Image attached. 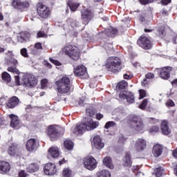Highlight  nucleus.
Returning a JSON list of instances; mask_svg holds the SVG:
<instances>
[{"instance_id": "obj_1", "label": "nucleus", "mask_w": 177, "mask_h": 177, "mask_svg": "<svg viewBox=\"0 0 177 177\" xmlns=\"http://www.w3.org/2000/svg\"><path fill=\"white\" fill-rule=\"evenodd\" d=\"M7 64H8V66H10L8 68V71H10V73H14L17 75L15 76V82H17V85H21V84H23L24 86H27L28 88H32V86H35V85H37V82H38V80H37V79H35V76L32 74L23 75L22 82L20 83V76H19V74H20V71H18L17 68H16V66H17V59L15 58H10L7 62Z\"/></svg>"}, {"instance_id": "obj_2", "label": "nucleus", "mask_w": 177, "mask_h": 177, "mask_svg": "<svg viewBox=\"0 0 177 177\" xmlns=\"http://www.w3.org/2000/svg\"><path fill=\"white\" fill-rule=\"evenodd\" d=\"M99 127V122H95L91 118H88L84 122L77 123L75 127L72 129L74 135H82L85 131H93Z\"/></svg>"}, {"instance_id": "obj_3", "label": "nucleus", "mask_w": 177, "mask_h": 177, "mask_svg": "<svg viewBox=\"0 0 177 177\" xmlns=\"http://www.w3.org/2000/svg\"><path fill=\"white\" fill-rule=\"evenodd\" d=\"M121 59L117 57H111L108 58L106 63V68L108 71H111V73H120L122 68L121 65Z\"/></svg>"}, {"instance_id": "obj_4", "label": "nucleus", "mask_w": 177, "mask_h": 177, "mask_svg": "<svg viewBox=\"0 0 177 177\" xmlns=\"http://www.w3.org/2000/svg\"><path fill=\"white\" fill-rule=\"evenodd\" d=\"M57 86L59 93H68L71 89L70 79L67 77H64L55 82Z\"/></svg>"}, {"instance_id": "obj_5", "label": "nucleus", "mask_w": 177, "mask_h": 177, "mask_svg": "<svg viewBox=\"0 0 177 177\" xmlns=\"http://www.w3.org/2000/svg\"><path fill=\"white\" fill-rule=\"evenodd\" d=\"M63 52L70 57L72 60H78L80 59V48L75 46L68 45L64 48Z\"/></svg>"}, {"instance_id": "obj_6", "label": "nucleus", "mask_w": 177, "mask_h": 177, "mask_svg": "<svg viewBox=\"0 0 177 177\" xmlns=\"http://www.w3.org/2000/svg\"><path fill=\"white\" fill-rule=\"evenodd\" d=\"M36 10L38 16L42 19H46L50 16V8L41 2L36 5Z\"/></svg>"}, {"instance_id": "obj_7", "label": "nucleus", "mask_w": 177, "mask_h": 177, "mask_svg": "<svg viewBox=\"0 0 177 177\" xmlns=\"http://www.w3.org/2000/svg\"><path fill=\"white\" fill-rule=\"evenodd\" d=\"M48 135L52 142L57 140L60 136L64 135V129H61L60 130L56 129L53 126H50L48 127Z\"/></svg>"}, {"instance_id": "obj_8", "label": "nucleus", "mask_w": 177, "mask_h": 177, "mask_svg": "<svg viewBox=\"0 0 177 177\" xmlns=\"http://www.w3.org/2000/svg\"><path fill=\"white\" fill-rule=\"evenodd\" d=\"M84 167L89 171H93L97 167V161L93 156H87L83 159Z\"/></svg>"}, {"instance_id": "obj_9", "label": "nucleus", "mask_w": 177, "mask_h": 177, "mask_svg": "<svg viewBox=\"0 0 177 177\" xmlns=\"http://www.w3.org/2000/svg\"><path fill=\"white\" fill-rule=\"evenodd\" d=\"M81 13L83 24H84L85 25L88 24L89 21L92 20V19H93V17L95 16L93 11L88 8L82 10L81 11Z\"/></svg>"}, {"instance_id": "obj_10", "label": "nucleus", "mask_w": 177, "mask_h": 177, "mask_svg": "<svg viewBox=\"0 0 177 177\" xmlns=\"http://www.w3.org/2000/svg\"><path fill=\"white\" fill-rule=\"evenodd\" d=\"M131 128L138 132L145 131V124L142 119L139 118H134L131 121Z\"/></svg>"}, {"instance_id": "obj_11", "label": "nucleus", "mask_w": 177, "mask_h": 177, "mask_svg": "<svg viewBox=\"0 0 177 177\" xmlns=\"http://www.w3.org/2000/svg\"><path fill=\"white\" fill-rule=\"evenodd\" d=\"M119 97L123 100L126 99L129 104H132V103H135V95H133V93L131 91H121L119 94Z\"/></svg>"}, {"instance_id": "obj_12", "label": "nucleus", "mask_w": 177, "mask_h": 177, "mask_svg": "<svg viewBox=\"0 0 177 177\" xmlns=\"http://www.w3.org/2000/svg\"><path fill=\"white\" fill-rule=\"evenodd\" d=\"M8 154L11 157H19L20 156V147L17 144L12 142L8 145Z\"/></svg>"}, {"instance_id": "obj_13", "label": "nucleus", "mask_w": 177, "mask_h": 177, "mask_svg": "<svg viewBox=\"0 0 177 177\" xmlns=\"http://www.w3.org/2000/svg\"><path fill=\"white\" fill-rule=\"evenodd\" d=\"M138 45L142 48L143 49H151L153 48V44H151V41L149 39V38L143 36L138 39L137 41Z\"/></svg>"}, {"instance_id": "obj_14", "label": "nucleus", "mask_w": 177, "mask_h": 177, "mask_svg": "<svg viewBox=\"0 0 177 177\" xmlns=\"http://www.w3.org/2000/svg\"><path fill=\"white\" fill-rule=\"evenodd\" d=\"M39 142L35 138L29 139L26 142V149L28 151H34L38 149Z\"/></svg>"}, {"instance_id": "obj_15", "label": "nucleus", "mask_w": 177, "mask_h": 177, "mask_svg": "<svg viewBox=\"0 0 177 177\" xmlns=\"http://www.w3.org/2000/svg\"><path fill=\"white\" fill-rule=\"evenodd\" d=\"M146 146H147V144L145 140L138 138L134 144V149H136V151H143V150L146 149Z\"/></svg>"}, {"instance_id": "obj_16", "label": "nucleus", "mask_w": 177, "mask_h": 177, "mask_svg": "<svg viewBox=\"0 0 177 177\" xmlns=\"http://www.w3.org/2000/svg\"><path fill=\"white\" fill-rule=\"evenodd\" d=\"M44 171L46 175H55V174L57 172V170L56 169V165L53 163H47L44 166Z\"/></svg>"}, {"instance_id": "obj_17", "label": "nucleus", "mask_w": 177, "mask_h": 177, "mask_svg": "<svg viewBox=\"0 0 177 177\" xmlns=\"http://www.w3.org/2000/svg\"><path fill=\"white\" fill-rule=\"evenodd\" d=\"M13 8L15 9H24L26 8H28L30 6V3L28 1H13L12 3Z\"/></svg>"}, {"instance_id": "obj_18", "label": "nucleus", "mask_w": 177, "mask_h": 177, "mask_svg": "<svg viewBox=\"0 0 177 177\" xmlns=\"http://www.w3.org/2000/svg\"><path fill=\"white\" fill-rule=\"evenodd\" d=\"M160 130L162 135H169L171 130L169 128V123L167 120H162L160 123Z\"/></svg>"}, {"instance_id": "obj_19", "label": "nucleus", "mask_w": 177, "mask_h": 177, "mask_svg": "<svg viewBox=\"0 0 177 177\" xmlns=\"http://www.w3.org/2000/svg\"><path fill=\"white\" fill-rule=\"evenodd\" d=\"M74 74L77 77H84V75H86V67H85L84 65L77 66L74 69Z\"/></svg>"}, {"instance_id": "obj_20", "label": "nucleus", "mask_w": 177, "mask_h": 177, "mask_svg": "<svg viewBox=\"0 0 177 177\" xmlns=\"http://www.w3.org/2000/svg\"><path fill=\"white\" fill-rule=\"evenodd\" d=\"M92 145L94 146V147H95V149H97L98 150H100L104 147V143L102 142V138L99 136H95L93 138Z\"/></svg>"}, {"instance_id": "obj_21", "label": "nucleus", "mask_w": 177, "mask_h": 177, "mask_svg": "<svg viewBox=\"0 0 177 177\" xmlns=\"http://www.w3.org/2000/svg\"><path fill=\"white\" fill-rule=\"evenodd\" d=\"M169 71H172V67L165 66L162 68L160 73V78H162V80H168V78L171 77Z\"/></svg>"}, {"instance_id": "obj_22", "label": "nucleus", "mask_w": 177, "mask_h": 177, "mask_svg": "<svg viewBox=\"0 0 177 177\" xmlns=\"http://www.w3.org/2000/svg\"><path fill=\"white\" fill-rule=\"evenodd\" d=\"M10 171V165L6 161H0V174L5 175Z\"/></svg>"}, {"instance_id": "obj_23", "label": "nucleus", "mask_w": 177, "mask_h": 177, "mask_svg": "<svg viewBox=\"0 0 177 177\" xmlns=\"http://www.w3.org/2000/svg\"><path fill=\"white\" fill-rule=\"evenodd\" d=\"M10 121V127L12 128H15V129H19V126L20 125V120H19V117L14 114H10L9 115Z\"/></svg>"}, {"instance_id": "obj_24", "label": "nucleus", "mask_w": 177, "mask_h": 177, "mask_svg": "<svg viewBox=\"0 0 177 177\" xmlns=\"http://www.w3.org/2000/svg\"><path fill=\"white\" fill-rule=\"evenodd\" d=\"M30 32H22L19 36L17 37L18 42L21 44H24V42H27L30 39Z\"/></svg>"}, {"instance_id": "obj_25", "label": "nucleus", "mask_w": 177, "mask_h": 177, "mask_svg": "<svg viewBox=\"0 0 177 177\" xmlns=\"http://www.w3.org/2000/svg\"><path fill=\"white\" fill-rule=\"evenodd\" d=\"M163 148L162 145L157 144L155 145L152 149V153L154 157H160L161 154H162Z\"/></svg>"}, {"instance_id": "obj_26", "label": "nucleus", "mask_w": 177, "mask_h": 177, "mask_svg": "<svg viewBox=\"0 0 177 177\" xmlns=\"http://www.w3.org/2000/svg\"><path fill=\"white\" fill-rule=\"evenodd\" d=\"M19 98L16 96H14L8 100L7 106L9 107V109H15V107L19 104Z\"/></svg>"}, {"instance_id": "obj_27", "label": "nucleus", "mask_w": 177, "mask_h": 177, "mask_svg": "<svg viewBox=\"0 0 177 177\" xmlns=\"http://www.w3.org/2000/svg\"><path fill=\"white\" fill-rule=\"evenodd\" d=\"M48 153L53 157V158H57L58 156L60 155L59 151V148L56 146H53L48 149Z\"/></svg>"}, {"instance_id": "obj_28", "label": "nucleus", "mask_w": 177, "mask_h": 177, "mask_svg": "<svg viewBox=\"0 0 177 177\" xmlns=\"http://www.w3.org/2000/svg\"><path fill=\"white\" fill-rule=\"evenodd\" d=\"M102 162L105 165V167L109 168V169H114V165H113V160H111V158H110V156L105 157L103 159Z\"/></svg>"}, {"instance_id": "obj_29", "label": "nucleus", "mask_w": 177, "mask_h": 177, "mask_svg": "<svg viewBox=\"0 0 177 177\" xmlns=\"http://www.w3.org/2000/svg\"><path fill=\"white\" fill-rule=\"evenodd\" d=\"M122 165L124 167H131L132 165V160H131V154L127 153L123 158Z\"/></svg>"}, {"instance_id": "obj_30", "label": "nucleus", "mask_w": 177, "mask_h": 177, "mask_svg": "<svg viewBox=\"0 0 177 177\" xmlns=\"http://www.w3.org/2000/svg\"><path fill=\"white\" fill-rule=\"evenodd\" d=\"M26 169L28 172L32 174L34 172H37V171L39 169V166H38V164L37 163H32L27 166Z\"/></svg>"}, {"instance_id": "obj_31", "label": "nucleus", "mask_w": 177, "mask_h": 177, "mask_svg": "<svg viewBox=\"0 0 177 177\" xmlns=\"http://www.w3.org/2000/svg\"><path fill=\"white\" fill-rule=\"evenodd\" d=\"M68 6L71 9V12H75L80 6V3L73 1H69L67 3Z\"/></svg>"}, {"instance_id": "obj_32", "label": "nucleus", "mask_w": 177, "mask_h": 177, "mask_svg": "<svg viewBox=\"0 0 177 177\" xmlns=\"http://www.w3.org/2000/svg\"><path fill=\"white\" fill-rule=\"evenodd\" d=\"M97 177H111V173L109 170L103 169L97 173Z\"/></svg>"}, {"instance_id": "obj_33", "label": "nucleus", "mask_w": 177, "mask_h": 177, "mask_svg": "<svg viewBox=\"0 0 177 177\" xmlns=\"http://www.w3.org/2000/svg\"><path fill=\"white\" fill-rule=\"evenodd\" d=\"M67 23H68V24H71V26L73 28H77V27L81 26V23L80 21H77V20H74L73 18L68 19Z\"/></svg>"}, {"instance_id": "obj_34", "label": "nucleus", "mask_w": 177, "mask_h": 177, "mask_svg": "<svg viewBox=\"0 0 177 177\" xmlns=\"http://www.w3.org/2000/svg\"><path fill=\"white\" fill-rule=\"evenodd\" d=\"M64 145L65 149H67V150H73L74 149V143L70 140H65Z\"/></svg>"}, {"instance_id": "obj_35", "label": "nucleus", "mask_w": 177, "mask_h": 177, "mask_svg": "<svg viewBox=\"0 0 177 177\" xmlns=\"http://www.w3.org/2000/svg\"><path fill=\"white\" fill-rule=\"evenodd\" d=\"M117 32H118L117 28L110 27L109 30H106L105 33L108 35V37H113V35H117Z\"/></svg>"}, {"instance_id": "obj_36", "label": "nucleus", "mask_w": 177, "mask_h": 177, "mask_svg": "<svg viewBox=\"0 0 177 177\" xmlns=\"http://www.w3.org/2000/svg\"><path fill=\"white\" fill-rule=\"evenodd\" d=\"M127 86L128 83L125 80H123L118 84L116 88L118 89V91H121V89H125V88H127Z\"/></svg>"}, {"instance_id": "obj_37", "label": "nucleus", "mask_w": 177, "mask_h": 177, "mask_svg": "<svg viewBox=\"0 0 177 177\" xmlns=\"http://www.w3.org/2000/svg\"><path fill=\"white\" fill-rule=\"evenodd\" d=\"M42 44L41 43H36L35 44V47H34V49L32 51V53L33 55H37L38 53V51L37 50H42Z\"/></svg>"}, {"instance_id": "obj_38", "label": "nucleus", "mask_w": 177, "mask_h": 177, "mask_svg": "<svg viewBox=\"0 0 177 177\" xmlns=\"http://www.w3.org/2000/svg\"><path fill=\"white\" fill-rule=\"evenodd\" d=\"M62 174L64 177H71L73 176V171L70 168H65L62 171Z\"/></svg>"}, {"instance_id": "obj_39", "label": "nucleus", "mask_w": 177, "mask_h": 177, "mask_svg": "<svg viewBox=\"0 0 177 177\" xmlns=\"http://www.w3.org/2000/svg\"><path fill=\"white\" fill-rule=\"evenodd\" d=\"M2 79L6 82V84H9L10 82V75L7 72H4L2 73Z\"/></svg>"}, {"instance_id": "obj_40", "label": "nucleus", "mask_w": 177, "mask_h": 177, "mask_svg": "<svg viewBox=\"0 0 177 177\" xmlns=\"http://www.w3.org/2000/svg\"><path fill=\"white\" fill-rule=\"evenodd\" d=\"M86 114L88 115V117H93V115H95V109H93V108L86 109Z\"/></svg>"}, {"instance_id": "obj_41", "label": "nucleus", "mask_w": 177, "mask_h": 177, "mask_svg": "<svg viewBox=\"0 0 177 177\" xmlns=\"http://www.w3.org/2000/svg\"><path fill=\"white\" fill-rule=\"evenodd\" d=\"M80 106H87L88 100L85 97H82L79 100Z\"/></svg>"}, {"instance_id": "obj_42", "label": "nucleus", "mask_w": 177, "mask_h": 177, "mask_svg": "<svg viewBox=\"0 0 177 177\" xmlns=\"http://www.w3.org/2000/svg\"><path fill=\"white\" fill-rule=\"evenodd\" d=\"M156 177H161L164 175V169L162 167L156 168Z\"/></svg>"}, {"instance_id": "obj_43", "label": "nucleus", "mask_w": 177, "mask_h": 177, "mask_svg": "<svg viewBox=\"0 0 177 177\" xmlns=\"http://www.w3.org/2000/svg\"><path fill=\"white\" fill-rule=\"evenodd\" d=\"M115 125H117V124L115 123V122L109 121V122H107L105 124L104 128H105L106 129H109V128H111V127H115Z\"/></svg>"}, {"instance_id": "obj_44", "label": "nucleus", "mask_w": 177, "mask_h": 177, "mask_svg": "<svg viewBox=\"0 0 177 177\" xmlns=\"http://www.w3.org/2000/svg\"><path fill=\"white\" fill-rule=\"evenodd\" d=\"M147 103H149V100L145 99L140 104V109H141V110H145L146 109V106H147Z\"/></svg>"}, {"instance_id": "obj_45", "label": "nucleus", "mask_w": 177, "mask_h": 177, "mask_svg": "<svg viewBox=\"0 0 177 177\" xmlns=\"http://www.w3.org/2000/svg\"><path fill=\"white\" fill-rule=\"evenodd\" d=\"M102 46L106 50H113V44H111V43H105Z\"/></svg>"}, {"instance_id": "obj_46", "label": "nucleus", "mask_w": 177, "mask_h": 177, "mask_svg": "<svg viewBox=\"0 0 177 177\" xmlns=\"http://www.w3.org/2000/svg\"><path fill=\"white\" fill-rule=\"evenodd\" d=\"M20 53L24 57H28V53L27 52V48H24L21 49Z\"/></svg>"}, {"instance_id": "obj_47", "label": "nucleus", "mask_w": 177, "mask_h": 177, "mask_svg": "<svg viewBox=\"0 0 177 177\" xmlns=\"http://www.w3.org/2000/svg\"><path fill=\"white\" fill-rule=\"evenodd\" d=\"M139 93H140L139 99H143L144 97H146V91L141 89L139 91Z\"/></svg>"}, {"instance_id": "obj_48", "label": "nucleus", "mask_w": 177, "mask_h": 177, "mask_svg": "<svg viewBox=\"0 0 177 177\" xmlns=\"http://www.w3.org/2000/svg\"><path fill=\"white\" fill-rule=\"evenodd\" d=\"M49 60H50V62H51V63H53L55 66H62V63L60 62H59L58 60L53 59L52 58H50Z\"/></svg>"}, {"instance_id": "obj_49", "label": "nucleus", "mask_w": 177, "mask_h": 177, "mask_svg": "<svg viewBox=\"0 0 177 177\" xmlns=\"http://www.w3.org/2000/svg\"><path fill=\"white\" fill-rule=\"evenodd\" d=\"M167 107H174L175 106V102L172 100H168L166 103Z\"/></svg>"}, {"instance_id": "obj_50", "label": "nucleus", "mask_w": 177, "mask_h": 177, "mask_svg": "<svg viewBox=\"0 0 177 177\" xmlns=\"http://www.w3.org/2000/svg\"><path fill=\"white\" fill-rule=\"evenodd\" d=\"M160 131V128L158 127L153 126L151 129H149V132H158Z\"/></svg>"}, {"instance_id": "obj_51", "label": "nucleus", "mask_w": 177, "mask_h": 177, "mask_svg": "<svg viewBox=\"0 0 177 177\" xmlns=\"http://www.w3.org/2000/svg\"><path fill=\"white\" fill-rule=\"evenodd\" d=\"M147 80H152V78H154V74L150 73L145 75Z\"/></svg>"}, {"instance_id": "obj_52", "label": "nucleus", "mask_w": 177, "mask_h": 177, "mask_svg": "<svg viewBox=\"0 0 177 177\" xmlns=\"http://www.w3.org/2000/svg\"><path fill=\"white\" fill-rule=\"evenodd\" d=\"M37 37L38 38H42L45 37V32L44 31H39L37 32Z\"/></svg>"}, {"instance_id": "obj_53", "label": "nucleus", "mask_w": 177, "mask_h": 177, "mask_svg": "<svg viewBox=\"0 0 177 177\" xmlns=\"http://www.w3.org/2000/svg\"><path fill=\"white\" fill-rule=\"evenodd\" d=\"M19 177H27V174H26V171L24 170H21L19 174Z\"/></svg>"}, {"instance_id": "obj_54", "label": "nucleus", "mask_w": 177, "mask_h": 177, "mask_svg": "<svg viewBox=\"0 0 177 177\" xmlns=\"http://www.w3.org/2000/svg\"><path fill=\"white\" fill-rule=\"evenodd\" d=\"M160 3L162 5H164L165 6H167V5H168L169 3H171V1H161Z\"/></svg>"}, {"instance_id": "obj_55", "label": "nucleus", "mask_w": 177, "mask_h": 177, "mask_svg": "<svg viewBox=\"0 0 177 177\" xmlns=\"http://www.w3.org/2000/svg\"><path fill=\"white\" fill-rule=\"evenodd\" d=\"M151 1H140V3L141 5H147L149 3H151Z\"/></svg>"}, {"instance_id": "obj_56", "label": "nucleus", "mask_w": 177, "mask_h": 177, "mask_svg": "<svg viewBox=\"0 0 177 177\" xmlns=\"http://www.w3.org/2000/svg\"><path fill=\"white\" fill-rule=\"evenodd\" d=\"M157 122H158V120H156V118H151L149 119V122L151 124H157Z\"/></svg>"}, {"instance_id": "obj_57", "label": "nucleus", "mask_w": 177, "mask_h": 177, "mask_svg": "<svg viewBox=\"0 0 177 177\" xmlns=\"http://www.w3.org/2000/svg\"><path fill=\"white\" fill-rule=\"evenodd\" d=\"M96 118H97V120H100L101 118H103V114L97 113L96 114Z\"/></svg>"}, {"instance_id": "obj_58", "label": "nucleus", "mask_w": 177, "mask_h": 177, "mask_svg": "<svg viewBox=\"0 0 177 177\" xmlns=\"http://www.w3.org/2000/svg\"><path fill=\"white\" fill-rule=\"evenodd\" d=\"M147 82H148V81H147V80L145 78V79H144L143 81L141 82V85H142V86H146V85H147Z\"/></svg>"}, {"instance_id": "obj_59", "label": "nucleus", "mask_w": 177, "mask_h": 177, "mask_svg": "<svg viewBox=\"0 0 177 177\" xmlns=\"http://www.w3.org/2000/svg\"><path fill=\"white\" fill-rule=\"evenodd\" d=\"M44 66H46L48 68H52V65H50L47 61H44Z\"/></svg>"}, {"instance_id": "obj_60", "label": "nucleus", "mask_w": 177, "mask_h": 177, "mask_svg": "<svg viewBox=\"0 0 177 177\" xmlns=\"http://www.w3.org/2000/svg\"><path fill=\"white\" fill-rule=\"evenodd\" d=\"M124 80H131V78H132V76L129 75L128 74H124Z\"/></svg>"}, {"instance_id": "obj_61", "label": "nucleus", "mask_w": 177, "mask_h": 177, "mask_svg": "<svg viewBox=\"0 0 177 177\" xmlns=\"http://www.w3.org/2000/svg\"><path fill=\"white\" fill-rule=\"evenodd\" d=\"M162 15H163V16H168V11L163 9L162 11Z\"/></svg>"}, {"instance_id": "obj_62", "label": "nucleus", "mask_w": 177, "mask_h": 177, "mask_svg": "<svg viewBox=\"0 0 177 177\" xmlns=\"http://www.w3.org/2000/svg\"><path fill=\"white\" fill-rule=\"evenodd\" d=\"M46 82H48L47 80H41V86H45Z\"/></svg>"}, {"instance_id": "obj_63", "label": "nucleus", "mask_w": 177, "mask_h": 177, "mask_svg": "<svg viewBox=\"0 0 177 177\" xmlns=\"http://www.w3.org/2000/svg\"><path fill=\"white\" fill-rule=\"evenodd\" d=\"M171 85H177V79L171 82Z\"/></svg>"}, {"instance_id": "obj_64", "label": "nucleus", "mask_w": 177, "mask_h": 177, "mask_svg": "<svg viewBox=\"0 0 177 177\" xmlns=\"http://www.w3.org/2000/svg\"><path fill=\"white\" fill-rule=\"evenodd\" d=\"M2 20H3V15L0 12V21H2Z\"/></svg>"}]
</instances>
